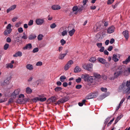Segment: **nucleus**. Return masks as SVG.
I'll list each match as a JSON object with an SVG mask.
<instances>
[{
	"label": "nucleus",
	"mask_w": 130,
	"mask_h": 130,
	"mask_svg": "<svg viewBox=\"0 0 130 130\" xmlns=\"http://www.w3.org/2000/svg\"><path fill=\"white\" fill-rule=\"evenodd\" d=\"M37 36L36 35L34 34L30 35L28 37V39L30 40L34 39Z\"/></svg>",
	"instance_id": "aec40b11"
},
{
	"label": "nucleus",
	"mask_w": 130,
	"mask_h": 130,
	"mask_svg": "<svg viewBox=\"0 0 130 130\" xmlns=\"http://www.w3.org/2000/svg\"><path fill=\"white\" fill-rule=\"evenodd\" d=\"M52 8L53 10H56L60 9L61 7L58 5H54L52 6Z\"/></svg>",
	"instance_id": "2eb2a0df"
},
{
	"label": "nucleus",
	"mask_w": 130,
	"mask_h": 130,
	"mask_svg": "<svg viewBox=\"0 0 130 130\" xmlns=\"http://www.w3.org/2000/svg\"><path fill=\"white\" fill-rule=\"evenodd\" d=\"M43 37V36L42 35L39 34L37 37V39L38 40H41L42 39Z\"/></svg>",
	"instance_id": "58836bf2"
},
{
	"label": "nucleus",
	"mask_w": 130,
	"mask_h": 130,
	"mask_svg": "<svg viewBox=\"0 0 130 130\" xmlns=\"http://www.w3.org/2000/svg\"><path fill=\"white\" fill-rule=\"evenodd\" d=\"M24 97V95L23 94H21L20 95H19V99L20 98H22V99H23Z\"/></svg>",
	"instance_id": "e2e57ef3"
},
{
	"label": "nucleus",
	"mask_w": 130,
	"mask_h": 130,
	"mask_svg": "<svg viewBox=\"0 0 130 130\" xmlns=\"http://www.w3.org/2000/svg\"><path fill=\"white\" fill-rule=\"evenodd\" d=\"M18 30L19 32L20 33H22L23 31V28L21 27H20L18 28Z\"/></svg>",
	"instance_id": "a18cd8bd"
},
{
	"label": "nucleus",
	"mask_w": 130,
	"mask_h": 130,
	"mask_svg": "<svg viewBox=\"0 0 130 130\" xmlns=\"http://www.w3.org/2000/svg\"><path fill=\"white\" fill-rule=\"evenodd\" d=\"M93 76H92L93 77V79H95L94 82L96 83L97 79H98V73H94L93 74Z\"/></svg>",
	"instance_id": "cd10ccee"
},
{
	"label": "nucleus",
	"mask_w": 130,
	"mask_h": 130,
	"mask_svg": "<svg viewBox=\"0 0 130 130\" xmlns=\"http://www.w3.org/2000/svg\"><path fill=\"white\" fill-rule=\"evenodd\" d=\"M96 60V59L94 57H92L89 59V61L92 62H94Z\"/></svg>",
	"instance_id": "ea45409f"
},
{
	"label": "nucleus",
	"mask_w": 130,
	"mask_h": 130,
	"mask_svg": "<svg viewBox=\"0 0 130 130\" xmlns=\"http://www.w3.org/2000/svg\"><path fill=\"white\" fill-rule=\"evenodd\" d=\"M13 67V65L11 63H7L6 65V68L8 69H12Z\"/></svg>",
	"instance_id": "7c9ffc66"
},
{
	"label": "nucleus",
	"mask_w": 130,
	"mask_h": 130,
	"mask_svg": "<svg viewBox=\"0 0 130 130\" xmlns=\"http://www.w3.org/2000/svg\"><path fill=\"white\" fill-rule=\"evenodd\" d=\"M115 27L113 26L109 27L107 30V33L111 34L115 30Z\"/></svg>",
	"instance_id": "1a4fd4ad"
},
{
	"label": "nucleus",
	"mask_w": 130,
	"mask_h": 130,
	"mask_svg": "<svg viewBox=\"0 0 130 130\" xmlns=\"http://www.w3.org/2000/svg\"><path fill=\"white\" fill-rule=\"evenodd\" d=\"M125 66H122L118 67L114 74V78H117L121 75H125V74H127V72H125Z\"/></svg>",
	"instance_id": "f257e3e1"
},
{
	"label": "nucleus",
	"mask_w": 130,
	"mask_h": 130,
	"mask_svg": "<svg viewBox=\"0 0 130 130\" xmlns=\"http://www.w3.org/2000/svg\"><path fill=\"white\" fill-rule=\"evenodd\" d=\"M126 86L124 84H122V85H120L119 87V89L120 90H124V91L123 92V94H125L126 93H129V92H127L128 91L127 88V89L125 88Z\"/></svg>",
	"instance_id": "423d86ee"
},
{
	"label": "nucleus",
	"mask_w": 130,
	"mask_h": 130,
	"mask_svg": "<svg viewBox=\"0 0 130 130\" xmlns=\"http://www.w3.org/2000/svg\"><path fill=\"white\" fill-rule=\"evenodd\" d=\"M44 22L43 19H41L39 18L36 19L35 22L38 25H42Z\"/></svg>",
	"instance_id": "0eeeda50"
},
{
	"label": "nucleus",
	"mask_w": 130,
	"mask_h": 130,
	"mask_svg": "<svg viewBox=\"0 0 130 130\" xmlns=\"http://www.w3.org/2000/svg\"><path fill=\"white\" fill-rule=\"evenodd\" d=\"M95 79H93V77L91 76H90L89 75L88 78H87V80H86V82H87L91 83L93 84H94L95 83L94 82Z\"/></svg>",
	"instance_id": "6e6552de"
},
{
	"label": "nucleus",
	"mask_w": 130,
	"mask_h": 130,
	"mask_svg": "<svg viewBox=\"0 0 130 130\" xmlns=\"http://www.w3.org/2000/svg\"><path fill=\"white\" fill-rule=\"evenodd\" d=\"M66 56V54H60L58 56V58L62 60L64 59Z\"/></svg>",
	"instance_id": "5701e85b"
},
{
	"label": "nucleus",
	"mask_w": 130,
	"mask_h": 130,
	"mask_svg": "<svg viewBox=\"0 0 130 130\" xmlns=\"http://www.w3.org/2000/svg\"><path fill=\"white\" fill-rule=\"evenodd\" d=\"M82 67L85 69L90 72L93 70V64L92 63L85 64L83 65Z\"/></svg>",
	"instance_id": "f03ea898"
},
{
	"label": "nucleus",
	"mask_w": 130,
	"mask_h": 130,
	"mask_svg": "<svg viewBox=\"0 0 130 130\" xmlns=\"http://www.w3.org/2000/svg\"><path fill=\"white\" fill-rule=\"evenodd\" d=\"M22 55V53L21 52L18 51L16 52L15 54L13 55V56L14 57H17L18 56L21 57Z\"/></svg>",
	"instance_id": "a211bd4d"
},
{
	"label": "nucleus",
	"mask_w": 130,
	"mask_h": 130,
	"mask_svg": "<svg viewBox=\"0 0 130 130\" xmlns=\"http://www.w3.org/2000/svg\"><path fill=\"white\" fill-rule=\"evenodd\" d=\"M102 23H103L104 24V26L106 27L108 26V25L107 22H106L104 21H102Z\"/></svg>",
	"instance_id": "6e6d98bb"
},
{
	"label": "nucleus",
	"mask_w": 130,
	"mask_h": 130,
	"mask_svg": "<svg viewBox=\"0 0 130 130\" xmlns=\"http://www.w3.org/2000/svg\"><path fill=\"white\" fill-rule=\"evenodd\" d=\"M126 40H127L129 38L128 31L127 30L124 31L122 32Z\"/></svg>",
	"instance_id": "ddd939ff"
},
{
	"label": "nucleus",
	"mask_w": 130,
	"mask_h": 130,
	"mask_svg": "<svg viewBox=\"0 0 130 130\" xmlns=\"http://www.w3.org/2000/svg\"><path fill=\"white\" fill-rule=\"evenodd\" d=\"M78 10V7L77 6H74L72 8L73 11H76Z\"/></svg>",
	"instance_id": "49530a36"
},
{
	"label": "nucleus",
	"mask_w": 130,
	"mask_h": 130,
	"mask_svg": "<svg viewBox=\"0 0 130 130\" xmlns=\"http://www.w3.org/2000/svg\"><path fill=\"white\" fill-rule=\"evenodd\" d=\"M81 70V68L78 66H76L74 69V71L75 73H77L80 71Z\"/></svg>",
	"instance_id": "412c9836"
},
{
	"label": "nucleus",
	"mask_w": 130,
	"mask_h": 130,
	"mask_svg": "<svg viewBox=\"0 0 130 130\" xmlns=\"http://www.w3.org/2000/svg\"><path fill=\"white\" fill-rule=\"evenodd\" d=\"M69 100V98L67 96L64 97L60 99L57 101L56 104H58V105L61 103L65 102Z\"/></svg>",
	"instance_id": "7ed1b4c3"
},
{
	"label": "nucleus",
	"mask_w": 130,
	"mask_h": 130,
	"mask_svg": "<svg viewBox=\"0 0 130 130\" xmlns=\"http://www.w3.org/2000/svg\"><path fill=\"white\" fill-rule=\"evenodd\" d=\"M125 72H127V74H125V75L127 76L128 75L129 73H130V68L128 69H126V67H125Z\"/></svg>",
	"instance_id": "e433bc0d"
},
{
	"label": "nucleus",
	"mask_w": 130,
	"mask_h": 130,
	"mask_svg": "<svg viewBox=\"0 0 130 130\" xmlns=\"http://www.w3.org/2000/svg\"><path fill=\"white\" fill-rule=\"evenodd\" d=\"M11 24H9L6 27V29H11Z\"/></svg>",
	"instance_id": "0e129e2a"
},
{
	"label": "nucleus",
	"mask_w": 130,
	"mask_h": 130,
	"mask_svg": "<svg viewBox=\"0 0 130 130\" xmlns=\"http://www.w3.org/2000/svg\"><path fill=\"white\" fill-rule=\"evenodd\" d=\"M23 35L22 36V38L24 39H26L27 38V36L25 34V32L23 33Z\"/></svg>",
	"instance_id": "c03bdc74"
},
{
	"label": "nucleus",
	"mask_w": 130,
	"mask_h": 130,
	"mask_svg": "<svg viewBox=\"0 0 130 130\" xmlns=\"http://www.w3.org/2000/svg\"><path fill=\"white\" fill-rule=\"evenodd\" d=\"M82 87V86L81 85H78L76 86L75 88L76 89H79Z\"/></svg>",
	"instance_id": "680f3d73"
},
{
	"label": "nucleus",
	"mask_w": 130,
	"mask_h": 130,
	"mask_svg": "<svg viewBox=\"0 0 130 130\" xmlns=\"http://www.w3.org/2000/svg\"><path fill=\"white\" fill-rule=\"evenodd\" d=\"M48 100H50V102H55L56 101L57 99L55 96H53L48 99Z\"/></svg>",
	"instance_id": "393cba45"
},
{
	"label": "nucleus",
	"mask_w": 130,
	"mask_h": 130,
	"mask_svg": "<svg viewBox=\"0 0 130 130\" xmlns=\"http://www.w3.org/2000/svg\"><path fill=\"white\" fill-rule=\"evenodd\" d=\"M11 79V76L7 77L5 79L3 82L2 83L1 86L6 85H8L10 83V81Z\"/></svg>",
	"instance_id": "39448f33"
},
{
	"label": "nucleus",
	"mask_w": 130,
	"mask_h": 130,
	"mask_svg": "<svg viewBox=\"0 0 130 130\" xmlns=\"http://www.w3.org/2000/svg\"><path fill=\"white\" fill-rule=\"evenodd\" d=\"M84 9L85 8L84 5L79 6L78 7V11L79 12H80Z\"/></svg>",
	"instance_id": "c756f323"
},
{
	"label": "nucleus",
	"mask_w": 130,
	"mask_h": 130,
	"mask_svg": "<svg viewBox=\"0 0 130 130\" xmlns=\"http://www.w3.org/2000/svg\"><path fill=\"white\" fill-rule=\"evenodd\" d=\"M81 78L79 77H78L77 79H76V82L77 83H79L81 81Z\"/></svg>",
	"instance_id": "4d7b16f0"
},
{
	"label": "nucleus",
	"mask_w": 130,
	"mask_h": 130,
	"mask_svg": "<svg viewBox=\"0 0 130 130\" xmlns=\"http://www.w3.org/2000/svg\"><path fill=\"white\" fill-rule=\"evenodd\" d=\"M66 79V77L64 75H62L60 78V80L62 82H63Z\"/></svg>",
	"instance_id": "473e14b6"
},
{
	"label": "nucleus",
	"mask_w": 130,
	"mask_h": 130,
	"mask_svg": "<svg viewBox=\"0 0 130 130\" xmlns=\"http://www.w3.org/2000/svg\"><path fill=\"white\" fill-rule=\"evenodd\" d=\"M22 23L21 22H19L18 23H16L15 25V26L16 27H18L20 26V25Z\"/></svg>",
	"instance_id": "13d9d810"
},
{
	"label": "nucleus",
	"mask_w": 130,
	"mask_h": 130,
	"mask_svg": "<svg viewBox=\"0 0 130 130\" xmlns=\"http://www.w3.org/2000/svg\"><path fill=\"white\" fill-rule=\"evenodd\" d=\"M20 91V90L19 89H18L15 90L12 94V96H13L14 98H15L17 95L19 94Z\"/></svg>",
	"instance_id": "9d476101"
},
{
	"label": "nucleus",
	"mask_w": 130,
	"mask_h": 130,
	"mask_svg": "<svg viewBox=\"0 0 130 130\" xmlns=\"http://www.w3.org/2000/svg\"><path fill=\"white\" fill-rule=\"evenodd\" d=\"M39 51L38 48L36 47L32 51V52L33 53H35Z\"/></svg>",
	"instance_id": "09e8293b"
},
{
	"label": "nucleus",
	"mask_w": 130,
	"mask_h": 130,
	"mask_svg": "<svg viewBox=\"0 0 130 130\" xmlns=\"http://www.w3.org/2000/svg\"><path fill=\"white\" fill-rule=\"evenodd\" d=\"M73 61L72 60L69 61L66 64L64 67V70L65 71L68 70L70 68L71 65L73 63Z\"/></svg>",
	"instance_id": "20e7f679"
},
{
	"label": "nucleus",
	"mask_w": 130,
	"mask_h": 130,
	"mask_svg": "<svg viewBox=\"0 0 130 130\" xmlns=\"http://www.w3.org/2000/svg\"><path fill=\"white\" fill-rule=\"evenodd\" d=\"M107 96L108 95L106 94H105L99 96V100H101Z\"/></svg>",
	"instance_id": "a878e982"
},
{
	"label": "nucleus",
	"mask_w": 130,
	"mask_h": 130,
	"mask_svg": "<svg viewBox=\"0 0 130 130\" xmlns=\"http://www.w3.org/2000/svg\"><path fill=\"white\" fill-rule=\"evenodd\" d=\"M12 31V29H9L8 30H5L4 32V35L5 36H6L8 34L10 33Z\"/></svg>",
	"instance_id": "c85d7f7f"
},
{
	"label": "nucleus",
	"mask_w": 130,
	"mask_h": 130,
	"mask_svg": "<svg viewBox=\"0 0 130 130\" xmlns=\"http://www.w3.org/2000/svg\"><path fill=\"white\" fill-rule=\"evenodd\" d=\"M29 100V98H24L23 99H18L17 100L18 101H20L21 103H25L27 101H28Z\"/></svg>",
	"instance_id": "f3484780"
},
{
	"label": "nucleus",
	"mask_w": 130,
	"mask_h": 130,
	"mask_svg": "<svg viewBox=\"0 0 130 130\" xmlns=\"http://www.w3.org/2000/svg\"><path fill=\"white\" fill-rule=\"evenodd\" d=\"M42 62L41 61H39L37 62L36 64V65L37 66H40L42 65Z\"/></svg>",
	"instance_id": "603ef678"
},
{
	"label": "nucleus",
	"mask_w": 130,
	"mask_h": 130,
	"mask_svg": "<svg viewBox=\"0 0 130 130\" xmlns=\"http://www.w3.org/2000/svg\"><path fill=\"white\" fill-rule=\"evenodd\" d=\"M117 56L116 54H114L113 55L112 57V60L115 62H116L118 61L119 59L117 58Z\"/></svg>",
	"instance_id": "2f4dec72"
},
{
	"label": "nucleus",
	"mask_w": 130,
	"mask_h": 130,
	"mask_svg": "<svg viewBox=\"0 0 130 130\" xmlns=\"http://www.w3.org/2000/svg\"><path fill=\"white\" fill-rule=\"evenodd\" d=\"M95 94L94 93H92L88 95L86 97V99H89L92 98H94L95 97Z\"/></svg>",
	"instance_id": "f8f14e48"
},
{
	"label": "nucleus",
	"mask_w": 130,
	"mask_h": 130,
	"mask_svg": "<svg viewBox=\"0 0 130 130\" xmlns=\"http://www.w3.org/2000/svg\"><path fill=\"white\" fill-rule=\"evenodd\" d=\"M75 31L74 29H73L69 32V35L70 36H72L74 34Z\"/></svg>",
	"instance_id": "c9c22d12"
},
{
	"label": "nucleus",
	"mask_w": 130,
	"mask_h": 130,
	"mask_svg": "<svg viewBox=\"0 0 130 130\" xmlns=\"http://www.w3.org/2000/svg\"><path fill=\"white\" fill-rule=\"evenodd\" d=\"M130 85V80L129 81H127L126 82V86L127 87H128Z\"/></svg>",
	"instance_id": "774afa93"
},
{
	"label": "nucleus",
	"mask_w": 130,
	"mask_h": 130,
	"mask_svg": "<svg viewBox=\"0 0 130 130\" xmlns=\"http://www.w3.org/2000/svg\"><path fill=\"white\" fill-rule=\"evenodd\" d=\"M62 88L61 87H57L55 89V90L56 92H58L61 90Z\"/></svg>",
	"instance_id": "79ce46f5"
},
{
	"label": "nucleus",
	"mask_w": 130,
	"mask_h": 130,
	"mask_svg": "<svg viewBox=\"0 0 130 130\" xmlns=\"http://www.w3.org/2000/svg\"><path fill=\"white\" fill-rule=\"evenodd\" d=\"M26 68L30 70H32L33 69V66L32 64H28L26 66Z\"/></svg>",
	"instance_id": "6ab92c4d"
},
{
	"label": "nucleus",
	"mask_w": 130,
	"mask_h": 130,
	"mask_svg": "<svg viewBox=\"0 0 130 130\" xmlns=\"http://www.w3.org/2000/svg\"><path fill=\"white\" fill-rule=\"evenodd\" d=\"M9 45L8 44L6 43L4 46V49L7 50L9 47Z\"/></svg>",
	"instance_id": "37998d69"
},
{
	"label": "nucleus",
	"mask_w": 130,
	"mask_h": 130,
	"mask_svg": "<svg viewBox=\"0 0 130 130\" xmlns=\"http://www.w3.org/2000/svg\"><path fill=\"white\" fill-rule=\"evenodd\" d=\"M33 21L32 20H30L28 22V25L29 26H31L33 25Z\"/></svg>",
	"instance_id": "3c124183"
},
{
	"label": "nucleus",
	"mask_w": 130,
	"mask_h": 130,
	"mask_svg": "<svg viewBox=\"0 0 130 130\" xmlns=\"http://www.w3.org/2000/svg\"><path fill=\"white\" fill-rule=\"evenodd\" d=\"M123 117V115H120L119 116L117 117L115 120V123H117L118 121Z\"/></svg>",
	"instance_id": "f704fd0d"
},
{
	"label": "nucleus",
	"mask_w": 130,
	"mask_h": 130,
	"mask_svg": "<svg viewBox=\"0 0 130 130\" xmlns=\"http://www.w3.org/2000/svg\"><path fill=\"white\" fill-rule=\"evenodd\" d=\"M115 0H108L107 2L108 4H111Z\"/></svg>",
	"instance_id": "bf43d9fd"
},
{
	"label": "nucleus",
	"mask_w": 130,
	"mask_h": 130,
	"mask_svg": "<svg viewBox=\"0 0 130 130\" xmlns=\"http://www.w3.org/2000/svg\"><path fill=\"white\" fill-rule=\"evenodd\" d=\"M16 5H13L12 6H11L8 9H7V13H8L10 11L13 10L16 8Z\"/></svg>",
	"instance_id": "4468645a"
},
{
	"label": "nucleus",
	"mask_w": 130,
	"mask_h": 130,
	"mask_svg": "<svg viewBox=\"0 0 130 130\" xmlns=\"http://www.w3.org/2000/svg\"><path fill=\"white\" fill-rule=\"evenodd\" d=\"M99 61L102 64H104L106 63V60L103 58H99Z\"/></svg>",
	"instance_id": "72a5a7b5"
},
{
	"label": "nucleus",
	"mask_w": 130,
	"mask_h": 130,
	"mask_svg": "<svg viewBox=\"0 0 130 130\" xmlns=\"http://www.w3.org/2000/svg\"><path fill=\"white\" fill-rule=\"evenodd\" d=\"M60 42L61 43V45H63L66 43V41L64 39H62L61 40Z\"/></svg>",
	"instance_id": "8fccbe9b"
},
{
	"label": "nucleus",
	"mask_w": 130,
	"mask_h": 130,
	"mask_svg": "<svg viewBox=\"0 0 130 130\" xmlns=\"http://www.w3.org/2000/svg\"><path fill=\"white\" fill-rule=\"evenodd\" d=\"M130 62V56H129L125 61L122 62L124 64H127L128 63Z\"/></svg>",
	"instance_id": "b1692460"
},
{
	"label": "nucleus",
	"mask_w": 130,
	"mask_h": 130,
	"mask_svg": "<svg viewBox=\"0 0 130 130\" xmlns=\"http://www.w3.org/2000/svg\"><path fill=\"white\" fill-rule=\"evenodd\" d=\"M67 32L66 30H64L62 32V35L63 36H64L65 35H67Z\"/></svg>",
	"instance_id": "5fc2aeb1"
},
{
	"label": "nucleus",
	"mask_w": 130,
	"mask_h": 130,
	"mask_svg": "<svg viewBox=\"0 0 130 130\" xmlns=\"http://www.w3.org/2000/svg\"><path fill=\"white\" fill-rule=\"evenodd\" d=\"M32 89L29 87H27L26 88V92L28 94H30L32 92Z\"/></svg>",
	"instance_id": "4be33fe9"
},
{
	"label": "nucleus",
	"mask_w": 130,
	"mask_h": 130,
	"mask_svg": "<svg viewBox=\"0 0 130 130\" xmlns=\"http://www.w3.org/2000/svg\"><path fill=\"white\" fill-rule=\"evenodd\" d=\"M56 26V25L55 23L52 24L50 25V27L51 28L54 29Z\"/></svg>",
	"instance_id": "a19ab883"
},
{
	"label": "nucleus",
	"mask_w": 130,
	"mask_h": 130,
	"mask_svg": "<svg viewBox=\"0 0 130 130\" xmlns=\"http://www.w3.org/2000/svg\"><path fill=\"white\" fill-rule=\"evenodd\" d=\"M125 99V98H123L121 100V101H120L118 106L117 107V109H119L120 108V106L122 105V104L123 103V102L124 101Z\"/></svg>",
	"instance_id": "bb28decb"
},
{
	"label": "nucleus",
	"mask_w": 130,
	"mask_h": 130,
	"mask_svg": "<svg viewBox=\"0 0 130 130\" xmlns=\"http://www.w3.org/2000/svg\"><path fill=\"white\" fill-rule=\"evenodd\" d=\"M40 98L38 97H36L32 100V101L33 102H36L37 101H40Z\"/></svg>",
	"instance_id": "4c0bfd02"
},
{
	"label": "nucleus",
	"mask_w": 130,
	"mask_h": 130,
	"mask_svg": "<svg viewBox=\"0 0 130 130\" xmlns=\"http://www.w3.org/2000/svg\"><path fill=\"white\" fill-rule=\"evenodd\" d=\"M114 118H113V119L111 120L110 122L108 123L107 124V126H108L110 125L112 123L113 121L114 120Z\"/></svg>",
	"instance_id": "052dcab7"
},
{
	"label": "nucleus",
	"mask_w": 130,
	"mask_h": 130,
	"mask_svg": "<svg viewBox=\"0 0 130 130\" xmlns=\"http://www.w3.org/2000/svg\"><path fill=\"white\" fill-rule=\"evenodd\" d=\"M89 75L88 74L86 73L82 74L81 75V77L82 79H83L86 82V80H87V79Z\"/></svg>",
	"instance_id": "9b49d317"
},
{
	"label": "nucleus",
	"mask_w": 130,
	"mask_h": 130,
	"mask_svg": "<svg viewBox=\"0 0 130 130\" xmlns=\"http://www.w3.org/2000/svg\"><path fill=\"white\" fill-rule=\"evenodd\" d=\"M40 101L41 102H43L45 101L46 100V98H40Z\"/></svg>",
	"instance_id": "864d4df0"
},
{
	"label": "nucleus",
	"mask_w": 130,
	"mask_h": 130,
	"mask_svg": "<svg viewBox=\"0 0 130 130\" xmlns=\"http://www.w3.org/2000/svg\"><path fill=\"white\" fill-rule=\"evenodd\" d=\"M32 45L31 43H28L23 48V49L26 50L27 49H30L32 48Z\"/></svg>",
	"instance_id": "dca6fc26"
},
{
	"label": "nucleus",
	"mask_w": 130,
	"mask_h": 130,
	"mask_svg": "<svg viewBox=\"0 0 130 130\" xmlns=\"http://www.w3.org/2000/svg\"><path fill=\"white\" fill-rule=\"evenodd\" d=\"M101 91L103 92H106L107 90V89L106 88H104L103 87H101Z\"/></svg>",
	"instance_id": "de8ad7c7"
},
{
	"label": "nucleus",
	"mask_w": 130,
	"mask_h": 130,
	"mask_svg": "<svg viewBox=\"0 0 130 130\" xmlns=\"http://www.w3.org/2000/svg\"><path fill=\"white\" fill-rule=\"evenodd\" d=\"M6 41L7 42L9 43L11 42V39L10 37H8L6 39Z\"/></svg>",
	"instance_id": "69168bd1"
},
{
	"label": "nucleus",
	"mask_w": 130,
	"mask_h": 130,
	"mask_svg": "<svg viewBox=\"0 0 130 130\" xmlns=\"http://www.w3.org/2000/svg\"><path fill=\"white\" fill-rule=\"evenodd\" d=\"M62 85L64 87H66L68 85V84L67 82H64L62 84Z\"/></svg>",
	"instance_id": "338daca9"
}]
</instances>
